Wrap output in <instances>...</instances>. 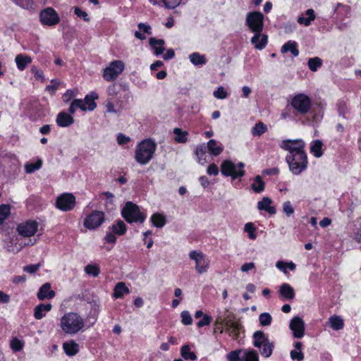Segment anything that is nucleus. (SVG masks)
<instances>
[{"instance_id":"53","label":"nucleus","mask_w":361,"mask_h":361,"mask_svg":"<svg viewBox=\"0 0 361 361\" xmlns=\"http://www.w3.org/2000/svg\"><path fill=\"white\" fill-rule=\"evenodd\" d=\"M74 12L77 16L83 18L85 21H90V18H88L87 13L85 11L81 10L80 8L75 7Z\"/></svg>"},{"instance_id":"45","label":"nucleus","mask_w":361,"mask_h":361,"mask_svg":"<svg viewBox=\"0 0 361 361\" xmlns=\"http://www.w3.org/2000/svg\"><path fill=\"white\" fill-rule=\"evenodd\" d=\"M112 231L115 233L123 235L126 231V225L122 221H118L116 224L112 226Z\"/></svg>"},{"instance_id":"48","label":"nucleus","mask_w":361,"mask_h":361,"mask_svg":"<svg viewBox=\"0 0 361 361\" xmlns=\"http://www.w3.org/2000/svg\"><path fill=\"white\" fill-rule=\"evenodd\" d=\"M245 231L248 233L250 239L255 240L256 238V234L255 233V228L252 223H247L245 224Z\"/></svg>"},{"instance_id":"33","label":"nucleus","mask_w":361,"mask_h":361,"mask_svg":"<svg viewBox=\"0 0 361 361\" xmlns=\"http://www.w3.org/2000/svg\"><path fill=\"white\" fill-rule=\"evenodd\" d=\"M151 221L154 226L161 228L165 225L166 219L163 215L156 213L152 216Z\"/></svg>"},{"instance_id":"35","label":"nucleus","mask_w":361,"mask_h":361,"mask_svg":"<svg viewBox=\"0 0 361 361\" xmlns=\"http://www.w3.org/2000/svg\"><path fill=\"white\" fill-rule=\"evenodd\" d=\"M267 130V126L259 122L257 123L252 129V134L253 136H260Z\"/></svg>"},{"instance_id":"40","label":"nucleus","mask_w":361,"mask_h":361,"mask_svg":"<svg viewBox=\"0 0 361 361\" xmlns=\"http://www.w3.org/2000/svg\"><path fill=\"white\" fill-rule=\"evenodd\" d=\"M190 60L194 65H201L206 62L205 57L199 53H193L190 55Z\"/></svg>"},{"instance_id":"16","label":"nucleus","mask_w":361,"mask_h":361,"mask_svg":"<svg viewBox=\"0 0 361 361\" xmlns=\"http://www.w3.org/2000/svg\"><path fill=\"white\" fill-rule=\"evenodd\" d=\"M290 329L293 331L295 338H300L305 335V323L299 317H295L291 319Z\"/></svg>"},{"instance_id":"38","label":"nucleus","mask_w":361,"mask_h":361,"mask_svg":"<svg viewBox=\"0 0 361 361\" xmlns=\"http://www.w3.org/2000/svg\"><path fill=\"white\" fill-rule=\"evenodd\" d=\"M85 272L94 277H97L100 274V269L97 264H88L85 267Z\"/></svg>"},{"instance_id":"6","label":"nucleus","mask_w":361,"mask_h":361,"mask_svg":"<svg viewBox=\"0 0 361 361\" xmlns=\"http://www.w3.org/2000/svg\"><path fill=\"white\" fill-rule=\"evenodd\" d=\"M122 215L128 223H142L146 218L145 215L141 213L139 207L131 202L126 204L122 209Z\"/></svg>"},{"instance_id":"64","label":"nucleus","mask_w":361,"mask_h":361,"mask_svg":"<svg viewBox=\"0 0 361 361\" xmlns=\"http://www.w3.org/2000/svg\"><path fill=\"white\" fill-rule=\"evenodd\" d=\"M276 267L279 269L283 271L285 274H286V268H287L286 262H283V261H278L276 264Z\"/></svg>"},{"instance_id":"56","label":"nucleus","mask_w":361,"mask_h":361,"mask_svg":"<svg viewBox=\"0 0 361 361\" xmlns=\"http://www.w3.org/2000/svg\"><path fill=\"white\" fill-rule=\"evenodd\" d=\"M212 322V317L205 314L203 317V319L197 322V325L198 327H202L204 326L209 325Z\"/></svg>"},{"instance_id":"49","label":"nucleus","mask_w":361,"mask_h":361,"mask_svg":"<svg viewBox=\"0 0 361 361\" xmlns=\"http://www.w3.org/2000/svg\"><path fill=\"white\" fill-rule=\"evenodd\" d=\"M214 96L218 99H226L228 97L226 90L223 87H219L214 92Z\"/></svg>"},{"instance_id":"10","label":"nucleus","mask_w":361,"mask_h":361,"mask_svg":"<svg viewBox=\"0 0 361 361\" xmlns=\"http://www.w3.org/2000/svg\"><path fill=\"white\" fill-rule=\"evenodd\" d=\"M290 104L296 111L303 114L309 111L312 102L307 95L298 94L293 98Z\"/></svg>"},{"instance_id":"22","label":"nucleus","mask_w":361,"mask_h":361,"mask_svg":"<svg viewBox=\"0 0 361 361\" xmlns=\"http://www.w3.org/2000/svg\"><path fill=\"white\" fill-rule=\"evenodd\" d=\"M149 44L152 46L156 55L161 54L164 51V41L163 39H157L151 37L149 40Z\"/></svg>"},{"instance_id":"11","label":"nucleus","mask_w":361,"mask_h":361,"mask_svg":"<svg viewBox=\"0 0 361 361\" xmlns=\"http://www.w3.org/2000/svg\"><path fill=\"white\" fill-rule=\"evenodd\" d=\"M39 19L42 24L47 26H53L59 23L60 18L56 11L47 7L40 12Z\"/></svg>"},{"instance_id":"17","label":"nucleus","mask_w":361,"mask_h":361,"mask_svg":"<svg viewBox=\"0 0 361 361\" xmlns=\"http://www.w3.org/2000/svg\"><path fill=\"white\" fill-rule=\"evenodd\" d=\"M54 296L55 292L51 290V284L49 283H45L43 284L37 293V298L40 300H43L44 299H51Z\"/></svg>"},{"instance_id":"32","label":"nucleus","mask_w":361,"mask_h":361,"mask_svg":"<svg viewBox=\"0 0 361 361\" xmlns=\"http://www.w3.org/2000/svg\"><path fill=\"white\" fill-rule=\"evenodd\" d=\"M322 141L317 140L312 142L311 147H310V152L316 157H320L323 152H322Z\"/></svg>"},{"instance_id":"59","label":"nucleus","mask_w":361,"mask_h":361,"mask_svg":"<svg viewBox=\"0 0 361 361\" xmlns=\"http://www.w3.org/2000/svg\"><path fill=\"white\" fill-rule=\"evenodd\" d=\"M73 105L75 106L76 108L80 109L82 111H86L87 106L83 103V101L81 99H75L73 101Z\"/></svg>"},{"instance_id":"60","label":"nucleus","mask_w":361,"mask_h":361,"mask_svg":"<svg viewBox=\"0 0 361 361\" xmlns=\"http://www.w3.org/2000/svg\"><path fill=\"white\" fill-rule=\"evenodd\" d=\"M27 278L25 275L21 276H15L12 279V282L15 284H18L20 283H24L26 281Z\"/></svg>"},{"instance_id":"18","label":"nucleus","mask_w":361,"mask_h":361,"mask_svg":"<svg viewBox=\"0 0 361 361\" xmlns=\"http://www.w3.org/2000/svg\"><path fill=\"white\" fill-rule=\"evenodd\" d=\"M280 295L286 300H292L295 297L293 288L288 283H282L279 290Z\"/></svg>"},{"instance_id":"39","label":"nucleus","mask_w":361,"mask_h":361,"mask_svg":"<svg viewBox=\"0 0 361 361\" xmlns=\"http://www.w3.org/2000/svg\"><path fill=\"white\" fill-rule=\"evenodd\" d=\"M252 190L256 192H260L264 189V183L259 176H256L255 182L252 184Z\"/></svg>"},{"instance_id":"20","label":"nucleus","mask_w":361,"mask_h":361,"mask_svg":"<svg viewBox=\"0 0 361 361\" xmlns=\"http://www.w3.org/2000/svg\"><path fill=\"white\" fill-rule=\"evenodd\" d=\"M73 121V118L66 112L59 113L56 117V123L61 127H67Z\"/></svg>"},{"instance_id":"13","label":"nucleus","mask_w":361,"mask_h":361,"mask_svg":"<svg viewBox=\"0 0 361 361\" xmlns=\"http://www.w3.org/2000/svg\"><path fill=\"white\" fill-rule=\"evenodd\" d=\"M221 173L225 176H231L233 179L244 175L243 170H237V166L229 160L224 161L221 166Z\"/></svg>"},{"instance_id":"55","label":"nucleus","mask_w":361,"mask_h":361,"mask_svg":"<svg viewBox=\"0 0 361 361\" xmlns=\"http://www.w3.org/2000/svg\"><path fill=\"white\" fill-rule=\"evenodd\" d=\"M290 357L293 360L301 361L304 358V355L301 350H293L290 352Z\"/></svg>"},{"instance_id":"31","label":"nucleus","mask_w":361,"mask_h":361,"mask_svg":"<svg viewBox=\"0 0 361 361\" xmlns=\"http://www.w3.org/2000/svg\"><path fill=\"white\" fill-rule=\"evenodd\" d=\"M290 51L294 56H297L299 51L297 49V44L295 42H288L281 47V52L286 53Z\"/></svg>"},{"instance_id":"58","label":"nucleus","mask_w":361,"mask_h":361,"mask_svg":"<svg viewBox=\"0 0 361 361\" xmlns=\"http://www.w3.org/2000/svg\"><path fill=\"white\" fill-rule=\"evenodd\" d=\"M207 172L209 175L216 176L219 173V169L217 165L215 164H210L207 169Z\"/></svg>"},{"instance_id":"12","label":"nucleus","mask_w":361,"mask_h":361,"mask_svg":"<svg viewBox=\"0 0 361 361\" xmlns=\"http://www.w3.org/2000/svg\"><path fill=\"white\" fill-rule=\"evenodd\" d=\"M104 219V214L103 212L94 211L86 217L84 221V226L88 229H94L102 224Z\"/></svg>"},{"instance_id":"24","label":"nucleus","mask_w":361,"mask_h":361,"mask_svg":"<svg viewBox=\"0 0 361 361\" xmlns=\"http://www.w3.org/2000/svg\"><path fill=\"white\" fill-rule=\"evenodd\" d=\"M15 61L19 70L23 71L25 67L32 62V59L29 56L18 54L16 56Z\"/></svg>"},{"instance_id":"36","label":"nucleus","mask_w":361,"mask_h":361,"mask_svg":"<svg viewBox=\"0 0 361 361\" xmlns=\"http://www.w3.org/2000/svg\"><path fill=\"white\" fill-rule=\"evenodd\" d=\"M175 134V140L180 143H184L187 141V131H183L180 128H175L173 130Z\"/></svg>"},{"instance_id":"50","label":"nucleus","mask_w":361,"mask_h":361,"mask_svg":"<svg viewBox=\"0 0 361 361\" xmlns=\"http://www.w3.org/2000/svg\"><path fill=\"white\" fill-rule=\"evenodd\" d=\"M182 323L185 325H190L192 324V319L188 311H183L181 312Z\"/></svg>"},{"instance_id":"41","label":"nucleus","mask_w":361,"mask_h":361,"mask_svg":"<svg viewBox=\"0 0 361 361\" xmlns=\"http://www.w3.org/2000/svg\"><path fill=\"white\" fill-rule=\"evenodd\" d=\"M263 347L261 350V354L265 357H269L272 354L274 344L271 343L269 341H267L264 344L262 345Z\"/></svg>"},{"instance_id":"57","label":"nucleus","mask_w":361,"mask_h":361,"mask_svg":"<svg viewBox=\"0 0 361 361\" xmlns=\"http://www.w3.org/2000/svg\"><path fill=\"white\" fill-rule=\"evenodd\" d=\"M181 0H164L166 7L169 8H174L180 4Z\"/></svg>"},{"instance_id":"5","label":"nucleus","mask_w":361,"mask_h":361,"mask_svg":"<svg viewBox=\"0 0 361 361\" xmlns=\"http://www.w3.org/2000/svg\"><path fill=\"white\" fill-rule=\"evenodd\" d=\"M286 161L290 171L294 174H299L307 168V158L305 153L288 154Z\"/></svg>"},{"instance_id":"52","label":"nucleus","mask_w":361,"mask_h":361,"mask_svg":"<svg viewBox=\"0 0 361 361\" xmlns=\"http://www.w3.org/2000/svg\"><path fill=\"white\" fill-rule=\"evenodd\" d=\"M283 211L286 214L287 216H290L294 212V209L290 202L287 201L283 204Z\"/></svg>"},{"instance_id":"21","label":"nucleus","mask_w":361,"mask_h":361,"mask_svg":"<svg viewBox=\"0 0 361 361\" xmlns=\"http://www.w3.org/2000/svg\"><path fill=\"white\" fill-rule=\"evenodd\" d=\"M52 308L51 304H40L35 308L34 317L36 319H42L47 312H49Z\"/></svg>"},{"instance_id":"47","label":"nucleus","mask_w":361,"mask_h":361,"mask_svg":"<svg viewBox=\"0 0 361 361\" xmlns=\"http://www.w3.org/2000/svg\"><path fill=\"white\" fill-rule=\"evenodd\" d=\"M321 65L322 60L318 57L310 59L308 61L309 68L312 71H316L317 69L321 66Z\"/></svg>"},{"instance_id":"28","label":"nucleus","mask_w":361,"mask_h":361,"mask_svg":"<svg viewBox=\"0 0 361 361\" xmlns=\"http://www.w3.org/2000/svg\"><path fill=\"white\" fill-rule=\"evenodd\" d=\"M305 14L307 16V18H305L304 16H300L298 18V22L301 25L308 26L311 23V22L315 19L316 16L314 14V10L312 8L307 10Z\"/></svg>"},{"instance_id":"4","label":"nucleus","mask_w":361,"mask_h":361,"mask_svg":"<svg viewBox=\"0 0 361 361\" xmlns=\"http://www.w3.org/2000/svg\"><path fill=\"white\" fill-rule=\"evenodd\" d=\"M234 319V314L228 310H226L222 315L216 318V324H224L226 326V331L229 336L233 337V339H237L239 336L240 325Z\"/></svg>"},{"instance_id":"8","label":"nucleus","mask_w":361,"mask_h":361,"mask_svg":"<svg viewBox=\"0 0 361 361\" xmlns=\"http://www.w3.org/2000/svg\"><path fill=\"white\" fill-rule=\"evenodd\" d=\"M189 257L195 261V269L198 274H202L209 270L210 261L201 251H191L189 253Z\"/></svg>"},{"instance_id":"46","label":"nucleus","mask_w":361,"mask_h":361,"mask_svg":"<svg viewBox=\"0 0 361 361\" xmlns=\"http://www.w3.org/2000/svg\"><path fill=\"white\" fill-rule=\"evenodd\" d=\"M10 345L13 351L17 352L22 350L24 346V343L17 338H14L11 341Z\"/></svg>"},{"instance_id":"9","label":"nucleus","mask_w":361,"mask_h":361,"mask_svg":"<svg viewBox=\"0 0 361 361\" xmlns=\"http://www.w3.org/2000/svg\"><path fill=\"white\" fill-rule=\"evenodd\" d=\"M305 142L301 139L283 140L280 147L289 152L288 154H296L305 152Z\"/></svg>"},{"instance_id":"7","label":"nucleus","mask_w":361,"mask_h":361,"mask_svg":"<svg viewBox=\"0 0 361 361\" xmlns=\"http://www.w3.org/2000/svg\"><path fill=\"white\" fill-rule=\"evenodd\" d=\"M125 63L121 60H115L103 69L102 76L108 82L114 81L124 71Z\"/></svg>"},{"instance_id":"3","label":"nucleus","mask_w":361,"mask_h":361,"mask_svg":"<svg viewBox=\"0 0 361 361\" xmlns=\"http://www.w3.org/2000/svg\"><path fill=\"white\" fill-rule=\"evenodd\" d=\"M156 150V144L151 140L142 141L137 147L135 158L141 164H147Z\"/></svg>"},{"instance_id":"23","label":"nucleus","mask_w":361,"mask_h":361,"mask_svg":"<svg viewBox=\"0 0 361 361\" xmlns=\"http://www.w3.org/2000/svg\"><path fill=\"white\" fill-rule=\"evenodd\" d=\"M63 348L65 353L68 356L75 355L79 351L78 344L76 343L73 341H71L70 342L64 343L63 344Z\"/></svg>"},{"instance_id":"42","label":"nucleus","mask_w":361,"mask_h":361,"mask_svg":"<svg viewBox=\"0 0 361 361\" xmlns=\"http://www.w3.org/2000/svg\"><path fill=\"white\" fill-rule=\"evenodd\" d=\"M243 361H259L257 353L254 350H249L245 352Z\"/></svg>"},{"instance_id":"51","label":"nucleus","mask_w":361,"mask_h":361,"mask_svg":"<svg viewBox=\"0 0 361 361\" xmlns=\"http://www.w3.org/2000/svg\"><path fill=\"white\" fill-rule=\"evenodd\" d=\"M241 350H233L227 355V358L229 361H240V353Z\"/></svg>"},{"instance_id":"15","label":"nucleus","mask_w":361,"mask_h":361,"mask_svg":"<svg viewBox=\"0 0 361 361\" xmlns=\"http://www.w3.org/2000/svg\"><path fill=\"white\" fill-rule=\"evenodd\" d=\"M75 204V197L70 193H65L59 197L56 200L57 207L63 211L71 210Z\"/></svg>"},{"instance_id":"2","label":"nucleus","mask_w":361,"mask_h":361,"mask_svg":"<svg viewBox=\"0 0 361 361\" xmlns=\"http://www.w3.org/2000/svg\"><path fill=\"white\" fill-rule=\"evenodd\" d=\"M85 325L84 319L75 312H68L61 317L60 327L67 334L74 335L82 331Z\"/></svg>"},{"instance_id":"25","label":"nucleus","mask_w":361,"mask_h":361,"mask_svg":"<svg viewBox=\"0 0 361 361\" xmlns=\"http://www.w3.org/2000/svg\"><path fill=\"white\" fill-rule=\"evenodd\" d=\"M130 293L129 288L126 286L123 282L118 283L114 287V297L116 298H123L124 294Z\"/></svg>"},{"instance_id":"44","label":"nucleus","mask_w":361,"mask_h":361,"mask_svg":"<svg viewBox=\"0 0 361 361\" xmlns=\"http://www.w3.org/2000/svg\"><path fill=\"white\" fill-rule=\"evenodd\" d=\"M259 321L262 326H269L271 323L272 317L269 313L264 312L259 315Z\"/></svg>"},{"instance_id":"54","label":"nucleus","mask_w":361,"mask_h":361,"mask_svg":"<svg viewBox=\"0 0 361 361\" xmlns=\"http://www.w3.org/2000/svg\"><path fill=\"white\" fill-rule=\"evenodd\" d=\"M40 267V264H30L23 267V270L29 274L37 272Z\"/></svg>"},{"instance_id":"26","label":"nucleus","mask_w":361,"mask_h":361,"mask_svg":"<svg viewBox=\"0 0 361 361\" xmlns=\"http://www.w3.org/2000/svg\"><path fill=\"white\" fill-rule=\"evenodd\" d=\"M207 149L214 156L219 155L223 151V147L214 139L210 140L207 142Z\"/></svg>"},{"instance_id":"63","label":"nucleus","mask_w":361,"mask_h":361,"mask_svg":"<svg viewBox=\"0 0 361 361\" xmlns=\"http://www.w3.org/2000/svg\"><path fill=\"white\" fill-rule=\"evenodd\" d=\"M10 301L9 295L0 290V303H8Z\"/></svg>"},{"instance_id":"27","label":"nucleus","mask_w":361,"mask_h":361,"mask_svg":"<svg viewBox=\"0 0 361 361\" xmlns=\"http://www.w3.org/2000/svg\"><path fill=\"white\" fill-rule=\"evenodd\" d=\"M329 324L330 326L336 331L341 330L344 326L343 319L338 315H333L329 319Z\"/></svg>"},{"instance_id":"1","label":"nucleus","mask_w":361,"mask_h":361,"mask_svg":"<svg viewBox=\"0 0 361 361\" xmlns=\"http://www.w3.org/2000/svg\"><path fill=\"white\" fill-rule=\"evenodd\" d=\"M246 23L255 35L251 39L252 44L257 49H262L267 43V36L261 32L264 25V16L257 11L249 13L246 18Z\"/></svg>"},{"instance_id":"43","label":"nucleus","mask_w":361,"mask_h":361,"mask_svg":"<svg viewBox=\"0 0 361 361\" xmlns=\"http://www.w3.org/2000/svg\"><path fill=\"white\" fill-rule=\"evenodd\" d=\"M10 214V206L3 204L0 207V225L3 224Z\"/></svg>"},{"instance_id":"37","label":"nucleus","mask_w":361,"mask_h":361,"mask_svg":"<svg viewBox=\"0 0 361 361\" xmlns=\"http://www.w3.org/2000/svg\"><path fill=\"white\" fill-rule=\"evenodd\" d=\"M42 165V159H37L35 163H27L25 165V170L27 173H31L36 170H38L41 168Z\"/></svg>"},{"instance_id":"61","label":"nucleus","mask_w":361,"mask_h":361,"mask_svg":"<svg viewBox=\"0 0 361 361\" xmlns=\"http://www.w3.org/2000/svg\"><path fill=\"white\" fill-rule=\"evenodd\" d=\"M255 266V263H253V262L245 263V264L242 265V267L240 268V270L243 272H247L249 270H251V269H254Z\"/></svg>"},{"instance_id":"19","label":"nucleus","mask_w":361,"mask_h":361,"mask_svg":"<svg viewBox=\"0 0 361 361\" xmlns=\"http://www.w3.org/2000/svg\"><path fill=\"white\" fill-rule=\"evenodd\" d=\"M271 203L272 201L269 197H263L262 200L257 203V208L259 210H265L270 214H274L276 213V209L271 206Z\"/></svg>"},{"instance_id":"29","label":"nucleus","mask_w":361,"mask_h":361,"mask_svg":"<svg viewBox=\"0 0 361 361\" xmlns=\"http://www.w3.org/2000/svg\"><path fill=\"white\" fill-rule=\"evenodd\" d=\"M253 338L254 346L257 348H261L263 344L269 341L264 334L261 331H256L253 335Z\"/></svg>"},{"instance_id":"30","label":"nucleus","mask_w":361,"mask_h":361,"mask_svg":"<svg viewBox=\"0 0 361 361\" xmlns=\"http://www.w3.org/2000/svg\"><path fill=\"white\" fill-rule=\"evenodd\" d=\"M98 96L95 93H92L90 95H87L83 101V103L87 106V109L92 111L96 108V103L94 99H97Z\"/></svg>"},{"instance_id":"34","label":"nucleus","mask_w":361,"mask_h":361,"mask_svg":"<svg viewBox=\"0 0 361 361\" xmlns=\"http://www.w3.org/2000/svg\"><path fill=\"white\" fill-rule=\"evenodd\" d=\"M180 353L182 357L185 360H195L197 359L195 354L190 351V348L188 345H185L181 348Z\"/></svg>"},{"instance_id":"14","label":"nucleus","mask_w":361,"mask_h":361,"mask_svg":"<svg viewBox=\"0 0 361 361\" xmlns=\"http://www.w3.org/2000/svg\"><path fill=\"white\" fill-rule=\"evenodd\" d=\"M38 229V223L35 221L28 220L20 224L18 226V231L20 235L25 237L32 236Z\"/></svg>"},{"instance_id":"62","label":"nucleus","mask_w":361,"mask_h":361,"mask_svg":"<svg viewBox=\"0 0 361 361\" xmlns=\"http://www.w3.org/2000/svg\"><path fill=\"white\" fill-rule=\"evenodd\" d=\"M138 28L140 31L143 32L151 34V27L149 25H146L145 23H139Z\"/></svg>"}]
</instances>
